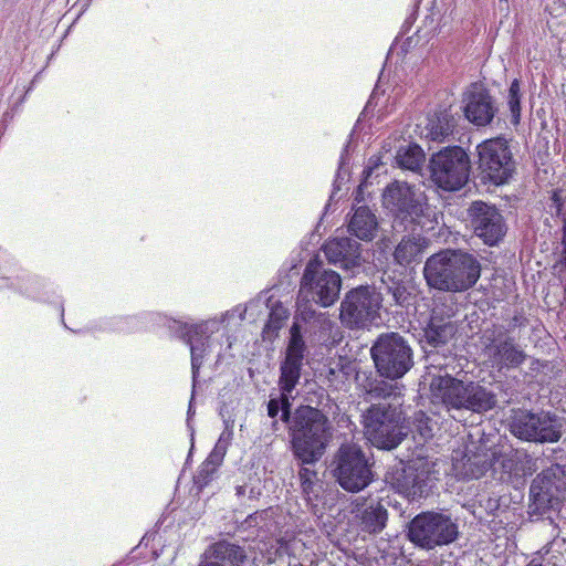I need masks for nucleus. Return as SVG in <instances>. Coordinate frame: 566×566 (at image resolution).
I'll return each mask as SVG.
<instances>
[{
  "instance_id": "1",
  "label": "nucleus",
  "mask_w": 566,
  "mask_h": 566,
  "mask_svg": "<svg viewBox=\"0 0 566 566\" xmlns=\"http://www.w3.org/2000/svg\"><path fill=\"white\" fill-rule=\"evenodd\" d=\"M331 401L326 391L317 392V406L305 405L290 428V450L296 463L316 464L333 438V426L324 410Z\"/></svg>"
},
{
  "instance_id": "2",
  "label": "nucleus",
  "mask_w": 566,
  "mask_h": 566,
  "mask_svg": "<svg viewBox=\"0 0 566 566\" xmlns=\"http://www.w3.org/2000/svg\"><path fill=\"white\" fill-rule=\"evenodd\" d=\"M481 270V263L474 254L461 249H444L427 259L423 276L430 289L461 293L476 284Z\"/></svg>"
},
{
  "instance_id": "3",
  "label": "nucleus",
  "mask_w": 566,
  "mask_h": 566,
  "mask_svg": "<svg viewBox=\"0 0 566 566\" xmlns=\"http://www.w3.org/2000/svg\"><path fill=\"white\" fill-rule=\"evenodd\" d=\"M430 400L447 411L469 410L486 412L496 406V395L476 381H463L446 373L433 376L430 382Z\"/></svg>"
},
{
  "instance_id": "4",
  "label": "nucleus",
  "mask_w": 566,
  "mask_h": 566,
  "mask_svg": "<svg viewBox=\"0 0 566 566\" xmlns=\"http://www.w3.org/2000/svg\"><path fill=\"white\" fill-rule=\"evenodd\" d=\"M472 165V176L480 185L502 187L514 179L518 163L513 154L511 140L500 135L475 146Z\"/></svg>"
},
{
  "instance_id": "5",
  "label": "nucleus",
  "mask_w": 566,
  "mask_h": 566,
  "mask_svg": "<svg viewBox=\"0 0 566 566\" xmlns=\"http://www.w3.org/2000/svg\"><path fill=\"white\" fill-rule=\"evenodd\" d=\"M382 205L391 213L392 228L397 232L423 231L431 223L424 196L407 182L389 184L382 193Z\"/></svg>"
},
{
  "instance_id": "6",
  "label": "nucleus",
  "mask_w": 566,
  "mask_h": 566,
  "mask_svg": "<svg viewBox=\"0 0 566 566\" xmlns=\"http://www.w3.org/2000/svg\"><path fill=\"white\" fill-rule=\"evenodd\" d=\"M364 434L377 449H396L408 436L402 410L388 402L373 403L361 415Z\"/></svg>"
},
{
  "instance_id": "7",
  "label": "nucleus",
  "mask_w": 566,
  "mask_h": 566,
  "mask_svg": "<svg viewBox=\"0 0 566 566\" xmlns=\"http://www.w3.org/2000/svg\"><path fill=\"white\" fill-rule=\"evenodd\" d=\"M373 467V459L354 443H342L329 465L335 481L349 493H358L374 481Z\"/></svg>"
},
{
  "instance_id": "8",
  "label": "nucleus",
  "mask_w": 566,
  "mask_h": 566,
  "mask_svg": "<svg viewBox=\"0 0 566 566\" xmlns=\"http://www.w3.org/2000/svg\"><path fill=\"white\" fill-rule=\"evenodd\" d=\"M376 371L391 381L401 379L413 366V349L398 332L381 333L370 348Z\"/></svg>"
},
{
  "instance_id": "9",
  "label": "nucleus",
  "mask_w": 566,
  "mask_h": 566,
  "mask_svg": "<svg viewBox=\"0 0 566 566\" xmlns=\"http://www.w3.org/2000/svg\"><path fill=\"white\" fill-rule=\"evenodd\" d=\"M403 533L416 547L432 551L453 543L458 538L459 530L450 514L424 511L406 524Z\"/></svg>"
},
{
  "instance_id": "10",
  "label": "nucleus",
  "mask_w": 566,
  "mask_h": 566,
  "mask_svg": "<svg viewBox=\"0 0 566 566\" xmlns=\"http://www.w3.org/2000/svg\"><path fill=\"white\" fill-rule=\"evenodd\" d=\"M434 462L421 453L389 467L385 473V482L407 499L416 500L429 494L432 488Z\"/></svg>"
},
{
  "instance_id": "11",
  "label": "nucleus",
  "mask_w": 566,
  "mask_h": 566,
  "mask_svg": "<svg viewBox=\"0 0 566 566\" xmlns=\"http://www.w3.org/2000/svg\"><path fill=\"white\" fill-rule=\"evenodd\" d=\"M433 184L444 191H458L470 180L473 165L467 150L458 145L433 153L429 161Z\"/></svg>"
},
{
  "instance_id": "12",
  "label": "nucleus",
  "mask_w": 566,
  "mask_h": 566,
  "mask_svg": "<svg viewBox=\"0 0 566 566\" xmlns=\"http://www.w3.org/2000/svg\"><path fill=\"white\" fill-rule=\"evenodd\" d=\"M566 496V471L554 464L538 473L530 486L528 514L547 516L558 513Z\"/></svg>"
},
{
  "instance_id": "13",
  "label": "nucleus",
  "mask_w": 566,
  "mask_h": 566,
  "mask_svg": "<svg viewBox=\"0 0 566 566\" xmlns=\"http://www.w3.org/2000/svg\"><path fill=\"white\" fill-rule=\"evenodd\" d=\"M381 293L375 285H359L347 291L340 302L339 319L348 329H366L380 318Z\"/></svg>"
},
{
  "instance_id": "14",
  "label": "nucleus",
  "mask_w": 566,
  "mask_h": 566,
  "mask_svg": "<svg viewBox=\"0 0 566 566\" xmlns=\"http://www.w3.org/2000/svg\"><path fill=\"white\" fill-rule=\"evenodd\" d=\"M467 211L472 233L483 244L497 247L504 241L509 226L495 205L476 200L471 202Z\"/></svg>"
},
{
  "instance_id": "15",
  "label": "nucleus",
  "mask_w": 566,
  "mask_h": 566,
  "mask_svg": "<svg viewBox=\"0 0 566 566\" xmlns=\"http://www.w3.org/2000/svg\"><path fill=\"white\" fill-rule=\"evenodd\" d=\"M340 287L342 279L337 272L308 263L302 276L300 291L304 298L311 297L316 305L328 307L338 300Z\"/></svg>"
},
{
  "instance_id": "16",
  "label": "nucleus",
  "mask_w": 566,
  "mask_h": 566,
  "mask_svg": "<svg viewBox=\"0 0 566 566\" xmlns=\"http://www.w3.org/2000/svg\"><path fill=\"white\" fill-rule=\"evenodd\" d=\"M464 118L475 127L492 126L500 113L496 96L482 82H473L461 95Z\"/></svg>"
},
{
  "instance_id": "17",
  "label": "nucleus",
  "mask_w": 566,
  "mask_h": 566,
  "mask_svg": "<svg viewBox=\"0 0 566 566\" xmlns=\"http://www.w3.org/2000/svg\"><path fill=\"white\" fill-rule=\"evenodd\" d=\"M307 347L303 339L301 326L293 323L284 359L280 364L279 390L293 391L301 379L303 360Z\"/></svg>"
},
{
  "instance_id": "18",
  "label": "nucleus",
  "mask_w": 566,
  "mask_h": 566,
  "mask_svg": "<svg viewBox=\"0 0 566 566\" xmlns=\"http://www.w3.org/2000/svg\"><path fill=\"white\" fill-rule=\"evenodd\" d=\"M485 338L493 352L494 361L501 367L517 368L527 358V354L516 344L510 335V328L501 324H493L485 331Z\"/></svg>"
},
{
  "instance_id": "19",
  "label": "nucleus",
  "mask_w": 566,
  "mask_h": 566,
  "mask_svg": "<svg viewBox=\"0 0 566 566\" xmlns=\"http://www.w3.org/2000/svg\"><path fill=\"white\" fill-rule=\"evenodd\" d=\"M324 253L329 263L339 264L352 275L359 273L363 268L361 244L352 238L340 237L328 241Z\"/></svg>"
},
{
  "instance_id": "20",
  "label": "nucleus",
  "mask_w": 566,
  "mask_h": 566,
  "mask_svg": "<svg viewBox=\"0 0 566 566\" xmlns=\"http://www.w3.org/2000/svg\"><path fill=\"white\" fill-rule=\"evenodd\" d=\"M174 324L180 331V338L190 346L192 388L195 389L208 347L209 335L207 334V324L187 325L176 321Z\"/></svg>"
},
{
  "instance_id": "21",
  "label": "nucleus",
  "mask_w": 566,
  "mask_h": 566,
  "mask_svg": "<svg viewBox=\"0 0 566 566\" xmlns=\"http://www.w3.org/2000/svg\"><path fill=\"white\" fill-rule=\"evenodd\" d=\"M457 326L449 318L433 311L422 328L420 343L423 347H444L455 335Z\"/></svg>"
},
{
  "instance_id": "22",
  "label": "nucleus",
  "mask_w": 566,
  "mask_h": 566,
  "mask_svg": "<svg viewBox=\"0 0 566 566\" xmlns=\"http://www.w3.org/2000/svg\"><path fill=\"white\" fill-rule=\"evenodd\" d=\"M389 501L384 499L370 500L358 511L359 527L368 534H379L387 526Z\"/></svg>"
},
{
  "instance_id": "23",
  "label": "nucleus",
  "mask_w": 566,
  "mask_h": 566,
  "mask_svg": "<svg viewBox=\"0 0 566 566\" xmlns=\"http://www.w3.org/2000/svg\"><path fill=\"white\" fill-rule=\"evenodd\" d=\"M201 556L224 566H242L248 558L244 547L228 539L210 544Z\"/></svg>"
},
{
  "instance_id": "24",
  "label": "nucleus",
  "mask_w": 566,
  "mask_h": 566,
  "mask_svg": "<svg viewBox=\"0 0 566 566\" xmlns=\"http://www.w3.org/2000/svg\"><path fill=\"white\" fill-rule=\"evenodd\" d=\"M457 125V117L450 109L443 108L427 117L423 134L431 142L443 143L453 135Z\"/></svg>"
},
{
  "instance_id": "25",
  "label": "nucleus",
  "mask_w": 566,
  "mask_h": 566,
  "mask_svg": "<svg viewBox=\"0 0 566 566\" xmlns=\"http://www.w3.org/2000/svg\"><path fill=\"white\" fill-rule=\"evenodd\" d=\"M409 232L410 234L401 239L394 252L395 261L403 266L420 260L429 242L428 239L422 237L423 231H420V229Z\"/></svg>"
},
{
  "instance_id": "26",
  "label": "nucleus",
  "mask_w": 566,
  "mask_h": 566,
  "mask_svg": "<svg viewBox=\"0 0 566 566\" xmlns=\"http://www.w3.org/2000/svg\"><path fill=\"white\" fill-rule=\"evenodd\" d=\"M536 418L539 420V424L535 423L534 442L554 443L559 441L564 427L562 418L546 410L538 411Z\"/></svg>"
},
{
  "instance_id": "27",
  "label": "nucleus",
  "mask_w": 566,
  "mask_h": 566,
  "mask_svg": "<svg viewBox=\"0 0 566 566\" xmlns=\"http://www.w3.org/2000/svg\"><path fill=\"white\" fill-rule=\"evenodd\" d=\"M377 218L366 206L358 207L348 223L349 233L363 241H371L377 234Z\"/></svg>"
},
{
  "instance_id": "28",
  "label": "nucleus",
  "mask_w": 566,
  "mask_h": 566,
  "mask_svg": "<svg viewBox=\"0 0 566 566\" xmlns=\"http://www.w3.org/2000/svg\"><path fill=\"white\" fill-rule=\"evenodd\" d=\"M452 467L458 478L471 480L484 475L490 463L484 454L463 453L461 458L453 459Z\"/></svg>"
},
{
  "instance_id": "29",
  "label": "nucleus",
  "mask_w": 566,
  "mask_h": 566,
  "mask_svg": "<svg viewBox=\"0 0 566 566\" xmlns=\"http://www.w3.org/2000/svg\"><path fill=\"white\" fill-rule=\"evenodd\" d=\"M388 380L377 371H357L356 374V381L360 389L374 399H385L395 394L396 386Z\"/></svg>"
},
{
  "instance_id": "30",
  "label": "nucleus",
  "mask_w": 566,
  "mask_h": 566,
  "mask_svg": "<svg viewBox=\"0 0 566 566\" xmlns=\"http://www.w3.org/2000/svg\"><path fill=\"white\" fill-rule=\"evenodd\" d=\"M536 417L537 412L524 409L513 410L510 418V431L521 440L534 442V434L536 433L535 423L539 424V420Z\"/></svg>"
},
{
  "instance_id": "31",
  "label": "nucleus",
  "mask_w": 566,
  "mask_h": 566,
  "mask_svg": "<svg viewBox=\"0 0 566 566\" xmlns=\"http://www.w3.org/2000/svg\"><path fill=\"white\" fill-rule=\"evenodd\" d=\"M223 452L216 448L208 458L200 464L197 473L193 475V484L198 492L202 491L216 478L219 467L223 460Z\"/></svg>"
},
{
  "instance_id": "32",
  "label": "nucleus",
  "mask_w": 566,
  "mask_h": 566,
  "mask_svg": "<svg viewBox=\"0 0 566 566\" xmlns=\"http://www.w3.org/2000/svg\"><path fill=\"white\" fill-rule=\"evenodd\" d=\"M382 283L387 294L392 297L395 305L406 308L412 305L416 296L408 282L387 275L382 277Z\"/></svg>"
},
{
  "instance_id": "33",
  "label": "nucleus",
  "mask_w": 566,
  "mask_h": 566,
  "mask_svg": "<svg viewBox=\"0 0 566 566\" xmlns=\"http://www.w3.org/2000/svg\"><path fill=\"white\" fill-rule=\"evenodd\" d=\"M289 310L283 306L281 302H275L271 306L269 319L262 331L263 339H274L277 336L279 331L283 327L285 321L289 318Z\"/></svg>"
},
{
  "instance_id": "34",
  "label": "nucleus",
  "mask_w": 566,
  "mask_h": 566,
  "mask_svg": "<svg viewBox=\"0 0 566 566\" xmlns=\"http://www.w3.org/2000/svg\"><path fill=\"white\" fill-rule=\"evenodd\" d=\"M396 160L399 167L415 171L421 167L424 154L420 146L410 144L398 150Z\"/></svg>"
},
{
  "instance_id": "35",
  "label": "nucleus",
  "mask_w": 566,
  "mask_h": 566,
  "mask_svg": "<svg viewBox=\"0 0 566 566\" xmlns=\"http://www.w3.org/2000/svg\"><path fill=\"white\" fill-rule=\"evenodd\" d=\"M521 99H522V90H521V80L514 78L509 87L507 92V106L511 114V124L513 126H517L521 122Z\"/></svg>"
},
{
  "instance_id": "36",
  "label": "nucleus",
  "mask_w": 566,
  "mask_h": 566,
  "mask_svg": "<svg viewBox=\"0 0 566 566\" xmlns=\"http://www.w3.org/2000/svg\"><path fill=\"white\" fill-rule=\"evenodd\" d=\"M413 426L423 440L433 437L432 419L426 412L419 410L413 413Z\"/></svg>"
},
{
  "instance_id": "37",
  "label": "nucleus",
  "mask_w": 566,
  "mask_h": 566,
  "mask_svg": "<svg viewBox=\"0 0 566 566\" xmlns=\"http://www.w3.org/2000/svg\"><path fill=\"white\" fill-rule=\"evenodd\" d=\"M298 479L304 493L310 494L313 491L314 479H316L317 472L310 469L308 464H298Z\"/></svg>"
},
{
  "instance_id": "38",
  "label": "nucleus",
  "mask_w": 566,
  "mask_h": 566,
  "mask_svg": "<svg viewBox=\"0 0 566 566\" xmlns=\"http://www.w3.org/2000/svg\"><path fill=\"white\" fill-rule=\"evenodd\" d=\"M496 462L501 465L505 473L512 474L517 473L520 469V461L517 455L511 450L509 453H502L496 459Z\"/></svg>"
},
{
  "instance_id": "39",
  "label": "nucleus",
  "mask_w": 566,
  "mask_h": 566,
  "mask_svg": "<svg viewBox=\"0 0 566 566\" xmlns=\"http://www.w3.org/2000/svg\"><path fill=\"white\" fill-rule=\"evenodd\" d=\"M272 516L271 509L255 511L252 514H249L244 520L243 524L245 527H262L266 524V521Z\"/></svg>"
},
{
  "instance_id": "40",
  "label": "nucleus",
  "mask_w": 566,
  "mask_h": 566,
  "mask_svg": "<svg viewBox=\"0 0 566 566\" xmlns=\"http://www.w3.org/2000/svg\"><path fill=\"white\" fill-rule=\"evenodd\" d=\"M312 302L311 297H308L307 301V298H304L301 294L298 295L297 311L304 321H311L316 316V311L312 307Z\"/></svg>"
},
{
  "instance_id": "41",
  "label": "nucleus",
  "mask_w": 566,
  "mask_h": 566,
  "mask_svg": "<svg viewBox=\"0 0 566 566\" xmlns=\"http://www.w3.org/2000/svg\"><path fill=\"white\" fill-rule=\"evenodd\" d=\"M305 407V405L297 406L294 410H282L281 411V420L287 426V433L290 434V428L294 424L296 420V415Z\"/></svg>"
},
{
  "instance_id": "42",
  "label": "nucleus",
  "mask_w": 566,
  "mask_h": 566,
  "mask_svg": "<svg viewBox=\"0 0 566 566\" xmlns=\"http://www.w3.org/2000/svg\"><path fill=\"white\" fill-rule=\"evenodd\" d=\"M277 400L282 410H293L292 409V391L280 390V395L277 396Z\"/></svg>"
},
{
  "instance_id": "43",
  "label": "nucleus",
  "mask_w": 566,
  "mask_h": 566,
  "mask_svg": "<svg viewBox=\"0 0 566 566\" xmlns=\"http://www.w3.org/2000/svg\"><path fill=\"white\" fill-rule=\"evenodd\" d=\"M268 416L272 419H275L281 412V407L277 400V397H270L266 403Z\"/></svg>"
},
{
  "instance_id": "44",
  "label": "nucleus",
  "mask_w": 566,
  "mask_h": 566,
  "mask_svg": "<svg viewBox=\"0 0 566 566\" xmlns=\"http://www.w3.org/2000/svg\"><path fill=\"white\" fill-rule=\"evenodd\" d=\"M557 558L556 556H549V553L546 552L545 555L541 556V558H533L526 566H548L552 564V559ZM557 564L554 562L553 566H556Z\"/></svg>"
},
{
  "instance_id": "45",
  "label": "nucleus",
  "mask_w": 566,
  "mask_h": 566,
  "mask_svg": "<svg viewBox=\"0 0 566 566\" xmlns=\"http://www.w3.org/2000/svg\"><path fill=\"white\" fill-rule=\"evenodd\" d=\"M486 507L490 511L496 510L499 507V501L497 500H493V499H489Z\"/></svg>"
},
{
  "instance_id": "46",
  "label": "nucleus",
  "mask_w": 566,
  "mask_h": 566,
  "mask_svg": "<svg viewBox=\"0 0 566 566\" xmlns=\"http://www.w3.org/2000/svg\"><path fill=\"white\" fill-rule=\"evenodd\" d=\"M553 201L557 205V214H559L563 206L560 197L557 193H554Z\"/></svg>"
},
{
  "instance_id": "47",
  "label": "nucleus",
  "mask_w": 566,
  "mask_h": 566,
  "mask_svg": "<svg viewBox=\"0 0 566 566\" xmlns=\"http://www.w3.org/2000/svg\"><path fill=\"white\" fill-rule=\"evenodd\" d=\"M347 147L348 145L344 148L342 155H340V160H339V170L342 169L343 165H345L346 163V159H347Z\"/></svg>"
},
{
  "instance_id": "48",
  "label": "nucleus",
  "mask_w": 566,
  "mask_h": 566,
  "mask_svg": "<svg viewBox=\"0 0 566 566\" xmlns=\"http://www.w3.org/2000/svg\"><path fill=\"white\" fill-rule=\"evenodd\" d=\"M523 321H524V319H522L520 316H516V315H515V316L513 317V319H512V322H511L510 326H511V327L522 326V325H523Z\"/></svg>"
},
{
  "instance_id": "49",
  "label": "nucleus",
  "mask_w": 566,
  "mask_h": 566,
  "mask_svg": "<svg viewBox=\"0 0 566 566\" xmlns=\"http://www.w3.org/2000/svg\"><path fill=\"white\" fill-rule=\"evenodd\" d=\"M562 244L566 248V218H564V224L562 229Z\"/></svg>"
},
{
  "instance_id": "50",
  "label": "nucleus",
  "mask_w": 566,
  "mask_h": 566,
  "mask_svg": "<svg viewBox=\"0 0 566 566\" xmlns=\"http://www.w3.org/2000/svg\"><path fill=\"white\" fill-rule=\"evenodd\" d=\"M245 491H247V485H238L235 488V492H237V495L238 496H243L245 495Z\"/></svg>"
},
{
  "instance_id": "51",
  "label": "nucleus",
  "mask_w": 566,
  "mask_h": 566,
  "mask_svg": "<svg viewBox=\"0 0 566 566\" xmlns=\"http://www.w3.org/2000/svg\"><path fill=\"white\" fill-rule=\"evenodd\" d=\"M560 262L566 266V248L563 247Z\"/></svg>"
},
{
  "instance_id": "52",
  "label": "nucleus",
  "mask_w": 566,
  "mask_h": 566,
  "mask_svg": "<svg viewBox=\"0 0 566 566\" xmlns=\"http://www.w3.org/2000/svg\"><path fill=\"white\" fill-rule=\"evenodd\" d=\"M271 428H272L273 431H277L279 430V421H277L276 418L273 419Z\"/></svg>"
},
{
  "instance_id": "53",
  "label": "nucleus",
  "mask_w": 566,
  "mask_h": 566,
  "mask_svg": "<svg viewBox=\"0 0 566 566\" xmlns=\"http://www.w3.org/2000/svg\"><path fill=\"white\" fill-rule=\"evenodd\" d=\"M190 412H192L191 405L189 406L188 415H189Z\"/></svg>"
}]
</instances>
